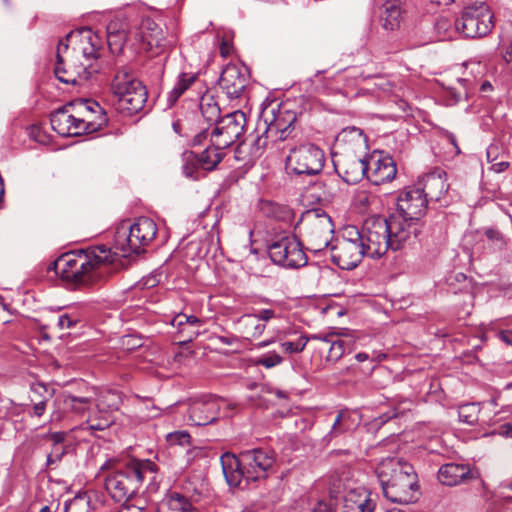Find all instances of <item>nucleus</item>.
<instances>
[{"label":"nucleus","instance_id":"obj_1","mask_svg":"<svg viewBox=\"0 0 512 512\" xmlns=\"http://www.w3.org/2000/svg\"><path fill=\"white\" fill-rule=\"evenodd\" d=\"M76 36H80L82 42L80 54L66 59L60 47L56 54L54 73L65 84L81 85L100 71L98 59L101 44L99 36L90 28L82 29Z\"/></svg>","mask_w":512,"mask_h":512},{"label":"nucleus","instance_id":"obj_2","mask_svg":"<svg viewBox=\"0 0 512 512\" xmlns=\"http://www.w3.org/2000/svg\"><path fill=\"white\" fill-rule=\"evenodd\" d=\"M223 474L229 486L238 487L266 479L273 470L276 454L266 448H254L240 452L239 456L226 452L220 458Z\"/></svg>","mask_w":512,"mask_h":512},{"label":"nucleus","instance_id":"obj_3","mask_svg":"<svg viewBox=\"0 0 512 512\" xmlns=\"http://www.w3.org/2000/svg\"><path fill=\"white\" fill-rule=\"evenodd\" d=\"M375 472L388 500L399 504L416 501L418 477L409 462L398 457H387L378 463Z\"/></svg>","mask_w":512,"mask_h":512},{"label":"nucleus","instance_id":"obj_4","mask_svg":"<svg viewBox=\"0 0 512 512\" xmlns=\"http://www.w3.org/2000/svg\"><path fill=\"white\" fill-rule=\"evenodd\" d=\"M112 262L111 249L105 245H98L61 255L54 266L63 279L89 285L98 277L99 270Z\"/></svg>","mask_w":512,"mask_h":512},{"label":"nucleus","instance_id":"obj_5","mask_svg":"<svg viewBox=\"0 0 512 512\" xmlns=\"http://www.w3.org/2000/svg\"><path fill=\"white\" fill-rule=\"evenodd\" d=\"M336 141L339 146L343 145V151L334 155L335 170L346 183L356 184L367 172V160L355 153L367 147L366 137L361 129L347 127L338 134Z\"/></svg>","mask_w":512,"mask_h":512},{"label":"nucleus","instance_id":"obj_6","mask_svg":"<svg viewBox=\"0 0 512 512\" xmlns=\"http://www.w3.org/2000/svg\"><path fill=\"white\" fill-rule=\"evenodd\" d=\"M157 466L150 460L132 461L122 469L110 472L104 486L110 497L119 503L133 499L144 479L155 481Z\"/></svg>","mask_w":512,"mask_h":512},{"label":"nucleus","instance_id":"obj_7","mask_svg":"<svg viewBox=\"0 0 512 512\" xmlns=\"http://www.w3.org/2000/svg\"><path fill=\"white\" fill-rule=\"evenodd\" d=\"M246 124L245 113L236 110L223 116L216 125L203 129L193 138V146L210 142L223 151L232 146L243 134Z\"/></svg>","mask_w":512,"mask_h":512},{"label":"nucleus","instance_id":"obj_8","mask_svg":"<svg viewBox=\"0 0 512 512\" xmlns=\"http://www.w3.org/2000/svg\"><path fill=\"white\" fill-rule=\"evenodd\" d=\"M111 90L118 99L119 108L130 115L141 111L147 101L145 86L127 67L117 69L111 82Z\"/></svg>","mask_w":512,"mask_h":512},{"label":"nucleus","instance_id":"obj_9","mask_svg":"<svg viewBox=\"0 0 512 512\" xmlns=\"http://www.w3.org/2000/svg\"><path fill=\"white\" fill-rule=\"evenodd\" d=\"M295 227L304 231L307 249L314 253L328 248L334 233L331 217L319 208L303 212Z\"/></svg>","mask_w":512,"mask_h":512},{"label":"nucleus","instance_id":"obj_10","mask_svg":"<svg viewBox=\"0 0 512 512\" xmlns=\"http://www.w3.org/2000/svg\"><path fill=\"white\" fill-rule=\"evenodd\" d=\"M157 234L156 223L147 217L138 218L133 224H122L115 233V245L123 256L138 254Z\"/></svg>","mask_w":512,"mask_h":512},{"label":"nucleus","instance_id":"obj_11","mask_svg":"<svg viewBox=\"0 0 512 512\" xmlns=\"http://www.w3.org/2000/svg\"><path fill=\"white\" fill-rule=\"evenodd\" d=\"M74 103H68L50 115L51 127L61 136H78L99 131L108 122V118H102L98 123H93L89 118H80L76 115Z\"/></svg>","mask_w":512,"mask_h":512},{"label":"nucleus","instance_id":"obj_12","mask_svg":"<svg viewBox=\"0 0 512 512\" xmlns=\"http://www.w3.org/2000/svg\"><path fill=\"white\" fill-rule=\"evenodd\" d=\"M494 27V14L485 2H475L465 7L455 21L458 33L466 38H481Z\"/></svg>","mask_w":512,"mask_h":512},{"label":"nucleus","instance_id":"obj_13","mask_svg":"<svg viewBox=\"0 0 512 512\" xmlns=\"http://www.w3.org/2000/svg\"><path fill=\"white\" fill-rule=\"evenodd\" d=\"M364 256L366 251L359 230L354 226L346 228L345 236L330 251L332 262L343 270L356 268Z\"/></svg>","mask_w":512,"mask_h":512},{"label":"nucleus","instance_id":"obj_14","mask_svg":"<svg viewBox=\"0 0 512 512\" xmlns=\"http://www.w3.org/2000/svg\"><path fill=\"white\" fill-rule=\"evenodd\" d=\"M324 163L323 150L310 143L292 148L286 159L287 169L296 175H317L322 171Z\"/></svg>","mask_w":512,"mask_h":512},{"label":"nucleus","instance_id":"obj_15","mask_svg":"<svg viewBox=\"0 0 512 512\" xmlns=\"http://www.w3.org/2000/svg\"><path fill=\"white\" fill-rule=\"evenodd\" d=\"M359 234L367 257L380 258L390 249L385 217L373 216L366 219Z\"/></svg>","mask_w":512,"mask_h":512},{"label":"nucleus","instance_id":"obj_16","mask_svg":"<svg viewBox=\"0 0 512 512\" xmlns=\"http://www.w3.org/2000/svg\"><path fill=\"white\" fill-rule=\"evenodd\" d=\"M269 257L273 263L289 269L303 267L307 256L301 242L294 236H284L268 247Z\"/></svg>","mask_w":512,"mask_h":512},{"label":"nucleus","instance_id":"obj_17","mask_svg":"<svg viewBox=\"0 0 512 512\" xmlns=\"http://www.w3.org/2000/svg\"><path fill=\"white\" fill-rule=\"evenodd\" d=\"M386 221L387 234H389L387 239L393 251L410 245L420 232L419 222H414L397 213H392Z\"/></svg>","mask_w":512,"mask_h":512},{"label":"nucleus","instance_id":"obj_18","mask_svg":"<svg viewBox=\"0 0 512 512\" xmlns=\"http://www.w3.org/2000/svg\"><path fill=\"white\" fill-rule=\"evenodd\" d=\"M224 400L216 396H204L193 400L188 407V419L196 426L215 422L220 416Z\"/></svg>","mask_w":512,"mask_h":512},{"label":"nucleus","instance_id":"obj_19","mask_svg":"<svg viewBox=\"0 0 512 512\" xmlns=\"http://www.w3.org/2000/svg\"><path fill=\"white\" fill-rule=\"evenodd\" d=\"M428 205V198L415 186L407 187L397 198V210L395 213L405 216L414 222L425 215Z\"/></svg>","mask_w":512,"mask_h":512},{"label":"nucleus","instance_id":"obj_20","mask_svg":"<svg viewBox=\"0 0 512 512\" xmlns=\"http://www.w3.org/2000/svg\"><path fill=\"white\" fill-rule=\"evenodd\" d=\"M264 121V134L271 135L275 140L283 141L292 132L293 124L296 121V114L286 109H278L277 112L272 109L270 112H262Z\"/></svg>","mask_w":512,"mask_h":512},{"label":"nucleus","instance_id":"obj_21","mask_svg":"<svg viewBox=\"0 0 512 512\" xmlns=\"http://www.w3.org/2000/svg\"><path fill=\"white\" fill-rule=\"evenodd\" d=\"M396 173V164L389 156L373 154L367 160L366 177L374 185L392 181Z\"/></svg>","mask_w":512,"mask_h":512},{"label":"nucleus","instance_id":"obj_22","mask_svg":"<svg viewBox=\"0 0 512 512\" xmlns=\"http://www.w3.org/2000/svg\"><path fill=\"white\" fill-rule=\"evenodd\" d=\"M248 84L245 69L237 65H227L219 78V86L230 99L239 98Z\"/></svg>","mask_w":512,"mask_h":512},{"label":"nucleus","instance_id":"obj_23","mask_svg":"<svg viewBox=\"0 0 512 512\" xmlns=\"http://www.w3.org/2000/svg\"><path fill=\"white\" fill-rule=\"evenodd\" d=\"M415 186L425 198H428V202L439 201L449 187L446 183V172L441 169H435L426 174L417 181Z\"/></svg>","mask_w":512,"mask_h":512},{"label":"nucleus","instance_id":"obj_24","mask_svg":"<svg viewBox=\"0 0 512 512\" xmlns=\"http://www.w3.org/2000/svg\"><path fill=\"white\" fill-rule=\"evenodd\" d=\"M469 478H471V470L464 464L447 463L438 471L439 481L447 486L458 485Z\"/></svg>","mask_w":512,"mask_h":512},{"label":"nucleus","instance_id":"obj_25","mask_svg":"<svg viewBox=\"0 0 512 512\" xmlns=\"http://www.w3.org/2000/svg\"><path fill=\"white\" fill-rule=\"evenodd\" d=\"M311 338L329 345V351L325 360L326 362H331L333 364L342 358L349 345L348 341L341 339L339 334L335 332L312 334Z\"/></svg>","mask_w":512,"mask_h":512},{"label":"nucleus","instance_id":"obj_26","mask_svg":"<svg viewBox=\"0 0 512 512\" xmlns=\"http://www.w3.org/2000/svg\"><path fill=\"white\" fill-rule=\"evenodd\" d=\"M261 212L267 218L290 225L294 219V211L287 205L264 201L261 204Z\"/></svg>","mask_w":512,"mask_h":512},{"label":"nucleus","instance_id":"obj_27","mask_svg":"<svg viewBox=\"0 0 512 512\" xmlns=\"http://www.w3.org/2000/svg\"><path fill=\"white\" fill-rule=\"evenodd\" d=\"M157 512H196V510L186 497L172 492L163 498Z\"/></svg>","mask_w":512,"mask_h":512},{"label":"nucleus","instance_id":"obj_28","mask_svg":"<svg viewBox=\"0 0 512 512\" xmlns=\"http://www.w3.org/2000/svg\"><path fill=\"white\" fill-rule=\"evenodd\" d=\"M375 507V502L368 497L349 492L344 497L342 512H373Z\"/></svg>","mask_w":512,"mask_h":512},{"label":"nucleus","instance_id":"obj_29","mask_svg":"<svg viewBox=\"0 0 512 512\" xmlns=\"http://www.w3.org/2000/svg\"><path fill=\"white\" fill-rule=\"evenodd\" d=\"M205 144H207L206 148L198 154V161L202 170L210 172L222 161L225 152L222 149L213 147L210 142H206Z\"/></svg>","mask_w":512,"mask_h":512},{"label":"nucleus","instance_id":"obj_30","mask_svg":"<svg viewBox=\"0 0 512 512\" xmlns=\"http://www.w3.org/2000/svg\"><path fill=\"white\" fill-rule=\"evenodd\" d=\"M74 106L77 114L86 112L87 115L82 118H89L93 123H98L102 116L107 118L104 109L96 101L85 99L74 104Z\"/></svg>","mask_w":512,"mask_h":512},{"label":"nucleus","instance_id":"obj_31","mask_svg":"<svg viewBox=\"0 0 512 512\" xmlns=\"http://www.w3.org/2000/svg\"><path fill=\"white\" fill-rule=\"evenodd\" d=\"M242 333L247 338H258L264 332L266 325L260 323L259 318L251 314H245L239 319Z\"/></svg>","mask_w":512,"mask_h":512},{"label":"nucleus","instance_id":"obj_32","mask_svg":"<svg viewBox=\"0 0 512 512\" xmlns=\"http://www.w3.org/2000/svg\"><path fill=\"white\" fill-rule=\"evenodd\" d=\"M182 171L185 177L198 180L201 176V167L198 161V154L193 151H186L182 154Z\"/></svg>","mask_w":512,"mask_h":512},{"label":"nucleus","instance_id":"obj_33","mask_svg":"<svg viewBox=\"0 0 512 512\" xmlns=\"http://www.w3.org/2000/svg\"><path fill=\"white\" fill-rule=\"evenodd\" d=\"M197 76L192 73H181L178 80L170 91L168 101L173 105L178 98L195 82Z\"/></svg>","mask_w":512,"mask_h":512},{"label":"nucleus","instance_id":"obj_34","mask_svg":"<svg viewBox=\"0 0 512 512\" xmlns=\"http://www.w3.org/2000/svg\"><path fill=\"white\" fill-rule=\"evenodd\" d=\"M91 497L87 492L79 493L65 503V512H90Z\"/></svg>","mask_w":512,"mask_h":512},{"label":"nucleus","instance_id":"obj_35","mask_svg":"<svg viewBox=\"0 0 512 512\" xmlns=\"http://www.w3.org/2000/svg\"><path fill=\"white\" fill-rule=\"evenodd\" d=\"M481 407L479 403H467L459 406L458 417L462 423L474 425L478 422Z\"/></svg>","mask_w":512,"mask_h":512},{"label":"nucleus","instance_id":"obj_36","mask_svg":"<svg viewBox=\"0 0 512 512\" xmlns=\"http://www.w3.org/2000/svg\"><path fill=\"white\" fill-rule=\"evenodd\" d=\"M63 403L66 409L76 414H82L90 407L92 400L89 397H77L67 394L64 396Z\"/></svg>","mask_w":512,"mask_h":512},{"label":"nucleus","instance_id":"obj_37","mask_svg":"<svg viewBox=\"0 0 512 512\" xmlns=\"http://www.w3.org/2000/svg\"><path fill=\"white\" fill-rule=\"evenodd\" d=\"M200 109L202 116L209 123L217 124V122L222 118L220 117V108L216 102L212 99L209 101H202L200 104Z\"/></svg>","mask_w":512,"mask_h":512},{"label":"nucleus","instance_id":"obj_38","mask_svg":"<svg viewBox=\"0 0 512 512\" xmlns=\"http://www.w3.org/2000/svg\"><path fill=\"white\" fill-rule=\"evenodd\" d=\"M121 404V397L117 392H107L97 404L99 411H116Z\"/></svg>","mask_w":512,"mask_h":512},{"label":"nucleus","instance_id":"obj_39","mask_svg":"<svg viewBox=\"0 0 512 512\" xmlns=\"http://www.w3.org/2000/svg\"><path fill=\"white\" fill-rule=\"evenodd\" d=\"M484 233L494 249L502 251L506 248L507 240L498 229L487 228Z\"/></svg>","mask_w":512,"mask_h":512},{"label":"nucleus","instance_id":"obj_40","mask_svg":"<svg viewBox=\"0 0 512 512\" xmlns=\"http://www.w3.org/2000/svg\"><path fill=\"white\" fill-rule=\"evenodd\" d=\"M305 200L310 203L320 202L325 197V191L323 189L322 182H315L313 185L306 189L303 194Z\"/></svg>","mask_w":512,"mask_h":512},{"label":"nucleus","instance_id":"obj_41","mask_svg":"<svg viewBox=\"0 0 512 512\" xmlns=\"http://www.w3.org/2000/svg\"><path fill=\"white\" fill-rule=\"evenodd\" d=\"M348 419H349L348 413L340 412L337 415V417L332 425V429L329 432V436L331 438L336 437V436L342 434L344 431L348 430L349 429V425L347 424Z\"/></svg>","mask_w":512,"mask_h":512},{"label":"nucleus","instance_id":"obj_42","mask_svg":"<svg viewBox=\"0 0 512 512\" xmlns=\"http://www.w3.org/2000/svg\"><path fill=\"white\" fill-rule=\"evenodd\" d=\"M113 420L109 417H104L101 419H88L86 423L81 427L83 430H89L91 433H95L97 431H103L107 429Z\"/></svg>","mask_w":512,"mask_h":512},{"label":"nucleus","instance_id":"obj_43","mask_svg":"<svg viewBox=\"0 0 512 512\" xmlns=\"http://www.w3.org/2000/svg\"><path fill=\"white\" fill-rule=\"evenodd\" d=\"M283 362V358L276 352H268L257 358L256 364L265 368H273Z\"/></svg>","mask_w":512,"mask_h":512},{"label":"nucleus","instance_id":"obj_44","mask_svg":"<svg viewBox=\"0 0 512 512\" xmlns=\"http://www.w3.org/2000/svg\"><path fill=\"white\" fill-rule=\"evenodd\" d=\"M30 399L31 398H37V399H45V401H49L50 398L54 394V390H49L48 387L43 383H33L30 386Z\"/></svg>","mask_w":512,"mask_h":512},{"label":"nucleus","instance_id":"obj_45","mask_svg":"<svg viewBox=\"0 0 512 512\" xmlns=\"http://www.w3.org/2000/svg\"><path fill=\"white\" fill-rule=\"evenodd\" d=\"M170 445L186 446L190 444V434L186 431H175L169 433L166 437Z\"/></svg>","mask_w":512,"mask_h":512},{"label":"nucleus","instance_id":"obj_46","mask_svg":"<svg viewBox=\"0 0 512 512\" xmlns=\"http://www.w3.org/2000/svg\"><path fill=\"white\" fill-rule=\"evenodd\" d=\"M67 453V446L60 445L52 447L51 451L47 454L46 464L48 467L59 463L63 456Z\"/></svg>","mask_w":512,"mask_h":512},{"label":"nucleus","instance_id":"obj_47","mask_svg":"<svg viewBox=\"0 0 512 512\" xmlns=\"http://www.w3.org/2000/svg\"><path fill=\"white\" fill-rule=\"evenodd\" d=\"M268 138H274V137L271 135L264 134V131L261 134L255 135L252 140V143H251V146H252L251 153L253 155H259L262 152V150L265 148V146L267 145Z\"/></svg>","mask_w":512,"mask_h":512},{"label":"nucleus","instance_id":"obj_48","mask_svg":"<svg viewBox=\"0 0 512 512\" xmlns=\"http://www.w3.org/2000/svg\"><path fill=\"white\" fill-rule=\"evenodd\" d=\"M31 411H28L31 417H42L46 411L47 402L45 399L31 398Z\"/></svg>","mask_w":512,"mask_h":512},{"label":"nucleus","instance_id":"obj_49","mask_svg":"<svg viewBox=\"0 0 512 512\" xmlns=\"http://www.w3.org/2000/svg\"><path fill=\"white\" fill-rule=\"evenodd\" d=\"M78 322H80L78 315L65 313L59 316L57 325L60 329H69L76 326Z\"/></svg>","mask_w":512,"mask_h":512},{"label":"nucleus","instance_id":"obj_50","mask_svg":"<svg viewBox=\"0 0 512 512\" xmlns=\"http://www.w3.org/2000/svg\"><path fill=\"white\" fill-rule=\"evenodd\" d=\"M67 437V433L63 431L48 432L41 435V438L51 442L52 447L63 445Z\"/></svg>","mask_w":512,"mask_h":512},{"label":"nucleus","instance_id":"obj_51","mask_svg":"<svg viewBox=\"0 0 512 512\" xmlns=\"http://www.w3.org/2000/svg\"><path fill=\"white\" fill-rule=\"evenodd\" d=\"M107 37L116 35V34H127L126 32V24L121 22L120 20H111L106 29Z\"/></svg>","mask_w":512,"mask_h":512},{"label":"nucleus","instance_id":"obj_52","mask_svg":"<svg viewBox=\"0 0 512 512\" xmlns=\"http://www.w3.org/2000/svg\"><path fill=\"white\" fill-rule=\"evenodd\" d=\"M126 38H127V34H116V35L107 37V43H108L109 48L112 51L121 50L123 44L126 41Z\"/></svg>","mask_w":512,"mask_h":512},{"label":"nucleus","instance_id":"obj_53","mask_svg":"<svg viewBox=\"0 0 512 512\" xmlns=\"http://www.w3.org/2000/svg\"><path fill=\"white\" fill-rule=\"evenodd\" d=\"M123 504H124V506H123L121 512H123V511L141 512L144 509L143 500L138 499V498L135 499L134 503H130V501H129V502H126Z\"/></svg>","mask_w":512,"mask_h":512},{"label":"nucleus","instance_id":"obj_54","mask_svg":"<svg viewBox=\"0 0 512 512\" xmlns=\"http://www.w3.org/2000/svg\"><path fill=\"white\" fill-rule=\"evenodd\" d=\"M251 315L259 318L260 323H264L275 317V311L272 309H262L256 313H251Z\"/></svg>","mask_w":512,"mask_h":512},{"label":"nucleus","instance_id":"obj_55","mask_svg":"<svg viewBox=\"0 0 512 512\" xmlns=\"http://www.w3.org/2000/svg\"><path fill=\"white\" fill-rule=\"evenodd\" d=\"M311 512H336V509L333 504L321 500L315 504Z\"/></svg>","mask_w":512,"mask_h":512},{"label":"nucleus","instance_id":"obj_56","mask_svg":"<svg viewBox=\"0 0 512 512\" xmlns=\"http://www.w3.org/2000/svg\"><path fill=\"white\" fill-rule=\"evenodd\" d=\"M29 136L31 139L39 143H44L46 138L38 126H31L29 128Z\"/></svg>","mask_w":512,"mask_h":512},{"label":"nucleus","instance_id":"obj_57","mask_svg":"<svg viewBox=\"0 0 512 512\" xmlns=\"http://www.w3.org/2000/svg\"><path fill=\"white\" fill-rule=\"evenodd\" d=\"M492 435H499L503 437H512V424L505 423L501 425L497 430L491 432Z\"/></svg>","mask_w":512,"mask_h":512},{"label":"nucleus","instance_id":"obj_58","mask_svg":"<svg viewBox=\"0 0 512 512\" xmlns=\"http://www.w3.org/2000/svg\"><path fill=\"white\" fill-rule=\"evenodd\" d=\"M172 325L179 329L180 334H183L187 329L185 324V314L176 315L172 320Z\"/></svg>","mask_w":512,"mask_h":512},{"label":"nucleus","instance_id":"obj_59","mask_svg":"<svg viewBox=\"0 0 512 512\" xmlns=\"http://www.w3.org/2000/svg\"><path fill=\"white\" fill-rule=\"evenodd\" d=\"M160 277H161L160 274H154V275L145 277L142 280V286L145 288H152L160 282Z\"/></svg>","mask_w":512,"mask_h":512},{"label":"nucleus","instance_id":"obj_60","mask_svg":"<svg viewBox=\"0 0 512 512\" xmlns=\"http://www.w3.org/2000/svg\"><path fill=\"white\" fill-rule=\"evenodd\" d=\"M310 340H313V339L311 338V335H310V336H308V337H306V336H300L296 341H293V343H294V346H295V348H296L297 353L302 352V351L305 349V347H306V345H307L308 341H310Z\"/></svg>","mask_w":512,"mask_h":512},{"label":"nucleus","instance_id":"obj_61","mask_svg":"<svg viewBox=\"0 0 512 512\" xmlns=\"http://www.w3.org/2000/svg\"><path fill=\"white\" fill-rule=\"evenodd\" d=\"M185 324L187 328H195L198 329L202 325V320L194 315L187 316L185 315Z\"/></svg>","mask_w":512,"mask_h":512},{"label":"nucleus","instance_id":"obj_62","mask_svg":"<svg viewBox=\"0 0 512 512\" xmlns=\"http://www.w3.org/2000/svg\"><path fill=\"white\" fill-rule=\"evenodd\" d=\"M200 334L198 329L195 328H187L186 331L181 334L184 338L182 342H191L193 339H195Z\"/></svg>","mask_w":512,"mask_h":512},{"label":"nucleus","instance_id":"obj_63","mask_svg":"<svg viewBox=\"0 0 512 512\" xmlns=\"http://www.w3.org/2000/svg\"><path fill=\"white\" fill-rule=\"evenodd\" d=\"M499 338L507 345L512 346V330L500 331Z\"/></svg>","mask_w":512,"mask_h":512},{"label":"nucleus","instance_id":"obj_64","mask_svg":"<svg viewBox=\"0 0 512 512\" xmlns=\"http://www.w3.org/2000/svg\"><path fill=\"white\" fill-rule=\"evenodd\" d=\"M508 166H509L508 162L501 161V162L492 164L491 169L496 173H501V172L505 171L508 168Z\"/></svg>","mask_w":512,"mask_h":512}]
</instances>
